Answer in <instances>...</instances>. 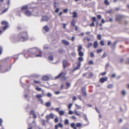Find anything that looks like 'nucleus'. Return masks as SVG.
<instances>
[{
  "instance_id": "2f4dec72",
  "label": "nucleus",
  "mask_w": 129,
  "mask_h": 129,
  "mask_svg": "<svg viewBox=\"0 0 129 129\" xmlns=\"http://www.w3.org/2000/svg\"><path fill=\"white\" fill-rule=\"evenodd\" d=\"M8 25H5V26H4L3 27V30L4 31L6 29H7V27H8Z\"/></svg>"
},
{
  "instance_id": "4c0bfd02",
  "label": "nucleus",
  "mask_w": 129,
  "mask_h": 129,
  "mask_svg": "<svg viewBox=\"0 0 129 129\" xmlns=\"http://www.w3.org/2000/svg\"><path fill=\"white\" fill-rule=\"evenodd\" d=\"M36 96L37 98H40L42 96V95L40 94H37L36 95Z\"/></svg>"
},
{
  "instance_id": "4be33fe9",
  "label": "nucleus",
  "mask_w": 129,
  "mask_h": 129,
  "mask_svg": "<svg viewBox=\"0 0 129 129\" xmlns=\"http://www.w3.org/2000/svg\"><path fill=\"white\" fill-rule=\"evenodd\" d=\"M75 20L73 19L72 20V21L71 22V24L73 26H74L75 25Z\"/></svg>"
},
{
  "instance_id": "f8f14e48",
  "label": "nucleus",
  "mask_w": 129,
  "mask_h": 129,
  "mask_svg": "<svg viewBox=\"0 0 129 129\" xmlns=\"http://www.w3.org/2000/svg\"><path fill=\"white\" fill-rule=\"evenodd\" d=\"M123 16L121 15H117L116 16V20L117 21L120 20L122 18Z\"/></svg>"
},
{
  "instance_id": "79ce46f5",
  "label": "nucleus",
  "mask_w": 129,
  "mask_h": 129,
  "mask_svg": "<svg viewBox=\"0 0 129 129\" xmlns=\"http://www.w3.org/2000/svg\"><path fill=\"white\" fill-rule=\"evenodd\" d=\"M93 63V62L92 60H90L88 62V64L89 65L92 64Z\"/></svg>"
},
{
  "instance_id": "f3484780",
  "label": "nucleus",
  "mask_w": 129,
  "mask_h": 129,
  "mask_svg": "<svg viewBox=\"0 0 129 129\" xmlns=\"http://www.w3.org/2000/svg\"><path fill=\"white\" fill-rule=\"evenodd\" d=\"M59 53L60 54H62L64 52V51L62 49H60L58 50Z\"/></svg>"
},
{
  "instance_id": "0eeeda50",
  "label": "nucleus",
  "mask_w": 129,
  "mask_h": 129,
  "mask_svg": "<svg viewBox=\"0 0 129 129\" xmlns=\"http://www.w3.org/2000/svg\"><path fill=\"white\" fill-rule=\"evenodd\" d=\"M62 43L63 44L66 46H68L70 44L69 42L66 40H62Z\"/></svg>"
},
{
  "instance_id": "680f3d73",
  "label": "nucleus",
  "mask_w": 129,
  "mask_h": 129,
  "mask_svg": "<svg viewBox=\"0 0 129 129\" xmlns=\"http://www.w3.org/2000/svg\"><path fill=\"white\" fill-rule=\"evenodd\" d=\"M49 48V47L47 45H45L44 46V49H47Z\"/></svg>"
},
{
  "instance_id": "7c9ffc66",
  "label": "nucleus",
  "mask_w": 129,
  "mask_h": 129,
  "mask_svg": "<svg viewBox=\"0 0 129 129\" xmlns=\"http://www.w3.org/2000/svg\"><path fill=\"white\" fill-rule=\"evenodd\" d=\"M74 114L76 115L77 116H80V114L76 110H75L74 111Z\"/></svg>"
},
{
  "instance_id": "473e14b6",
  "label": "nucleus",
  "mask_w": 129,
  "mask_h": 129,
  "mask_svg": "<svg viewBox=\"0 0 129 129\" xmlns=\"http://www.w3.org/2000/svg\"><path fill=\"white\" fill-rule=\"evenodd\" d=\"M66 85L67 87L68 88L70 86V84L68 82H67L66 83Z\"/></svg>"
},
{
  "instance_id": "1a4fd4ad",
  "label": "nucleus",
  "mask_w": 129,
  "mask_h": 129,
  "mask_svg": "<svg viewBox=\"0 0 129 129\" xmlns=\"http://www.w3.org/2000/svg\"><path fill=\"white\" fill-rule=\"evenodd\" d=\"M68 62L67 60H64L63 61V67L64 69L66 68L67 66Z\"/></svg>"
},
{
  "instance_id": "774afa93",
  "label": "nucleus",
  "mask_w": 129,
  "mask_h": 129,
  "mask_svg": "<svg viewBox=\"0 0 129 129\" xmlns=\"http://www.w3.org/2000/svg\"><path fill=\"white\" fill-rule=\"evenodd\" d=\"M8 10V8H6L5 9V10H4L2 12V13H4L5 12H7Z\"/></svg>"
},
{
  "instance_id": "c85d7f7f",
  "label": "nucleus",
  "mask_w": 129,
  "mask_h": 129,
  "mask_svg": "<svg viewBox=\"0 0 129 129\" xmlns=\"http://www.w3.org/2000/svg\"><path fill=\"white\" fill-rule=\"evenodd\" d=\"M17 29L18 30H20L22 29V27L20 26H18L17 27Z\"/></svg>"
},
{
  "instance_id": "f03ea898",
  "label": "nucleus",
  "mask_w": 129,
  "mask_h": 129,
  "mask_svg": "<svg viewBox=\"0 0 129 129\" xmlns=\"http://www.w3.org/2000/svg\"><path fill=\"white\" fill-rule=\"evenodd\" d=\"M78 59L79 62L77 63V66L74 69V70H78L80 69L81 65V63L80 62H82L83 60V58L82 57H79L78 58Z\"/></svg>"
},
{
  "instance_id": "a18cd8bd",
  "label": "nucleus",
  "mask_w": 129,
  "mask_h": 129,
  "mask_svg": "<svg viewBox=\"0 0 129 129\" xmlns=\"http://www.w3.org/2000/svg\"><path fill=\"white\" fill-rule=\"evenodd\" d=\"M36 90L38 91L41 90V89L39 87H37L36 88Z\"/></svg>"
},
{
  "instance_id": "052dcab7",
  "label": "nucleus",
  "mask_w": 129,
  "mask_h": 129,
  "mask_svg": "<svg viewBox=\"0 0 129 129\" xmlns=\"http://www.w3.org/2000/svg\"><path fill=\"white\" fill-rule=\"evenodd\" d=\"M107 56V55L105 52L102 56V58H104Z\"/></svg>"
},
{
  "instance_id": "49530a36",
  "label": "nucleus",
  "mask_w": 129,
  "mask_h": 129,
  "mask_svg": "<svg viewBox=\"0 0 129 129\" xmlns=\"http://www.w3.org/2000/svg\"><path fill=\"white\" fill-rule=\"evenodd\" d=\"M81 126V123H78L76 124V126L77 127H80Z\"/></svg>"
},
{
  "instance_id": "a19ab883",
  "label": "nucleus",
  "mask_w": 129,
  "mask_h": 129,
  "mask_svg": "<svg viewBox=\"0 0 129 129\" xmlns=\"http://www.w3.org/2000/svg\"><path fill=\"white\" fill-rule=\"evenodd\" d=\"M35 113L34 111L33 110H31L30 112V115H33Z\"/></svg>"
},
{
  "instance_id": "5701e85b",
  "label": "nucleus",
  "mask_w": 129,
  "mask_h": 129,
  "mask_svg": "<svg viewBox=\"0 0 129 129\" xmlns=\"http://www.w3.org/2000/svg\"><path fill=\"white\" fill-rule=\"evenodd\" d=\"M82 49V47L81 46H79L78 47V52L81 51Z\"/></svg>"
},
{
  "instance_id": "ddd939ff",
  "label": "nucleus",
  "mask_w": 129,
  "mask_h": 129,
  "mask_svg": "<svg viewBox=\"0 0 129 129\" xmlns=\"http://www.w3.org/2000/svg\"><path fill=\"white\" fill-rule=\"evenodd\" d=\"M49 79V77L47 76H44L42 78L43 80L45 81H47Z\"/></svg>"
},
{
  "instance_id": "37998d69",
  "label": "nucleus",
  "mask_w": 129,
  "mask_h": 129,
  "mask_svg": "<svg viewBox=\"0 0 129 129\" xmlns=\"http://www.w3.org/2000/svg\"><path fill=\"white\" fill-rule=\"evenodd\" d=\"M75 105L76 106V107L77 108V109H80L81 108V107L80 106L77 105V104H75Z\"/></svg>"
},
{
  "instance_id": "c03bdc74",
  "label": "nucleus",
  "mask_w": 129,
  "mask_h": 129,
  "mask_svg": "<svg viewBox=\"0 0 129 129\" xmlns=\"http://www.w3.org/2000/svg\"><path fill=\"white\" fill-rule=\"evenodd\" d=\"M101 45L102 46H104V41L103 40H102L100 41V42Z\"/></svg>"
},
{
  "instance_id": "5fc2aeb1",
  "label": "nucleus",
  "mask_w": 129,
  "mask_h": 129,
  "mask_svg": "<svg viewBox=\"0 0 129 129\" xmlns=\"http://www.w3.org/2000/svg\"><path fill=\"white\" fill-rule=\"evenodd\" d=\"M97 38L99 40H100L101 39V36L100 35H97Z\"/></svg>"
},
{
  "instance_id": "ea45409f",
  "label": "nucleus",
  "mask_w": 129,
  "mask_h": 129,
  "mask_svg": "<svg viewBox=\"0 0 129 129\" xmlns=\"http://www.w3.org/2000/svg\"><path fill=\"white\" fill-rule=\"evenodd\" d=\"M71 127L72 128L75 127V124L74 123H71L70 124Z\"/></svg>"
},
{
  "instance_id": "09e8293b",
  "label": "nucleus",
  "mask_w": 129,
  "mask_h": 129,
  "mask_svg": "<svg viewBox=\"0 0 129 129\" xmlns=\"http://www.w3.org/2000/svg\"><path fill=\"white\" fill-rule=\"evenodd\" d=\"M93 76V74L92 72H90L89 73V77H92Z\"/></svg>"
},
{
  "instance_id": "393cba45",
  "label": "nucleus",
  "mask_w": 129,
  "mask_h": 129,
  "mask_svg": "<svg viewBox=\"0 0 129 129\" xmlns=\"http://www.w3.org/2000/svg\"><path fill=\"white\" fill-rule=\"evenodd\" d=\"M34 83L35 84H39L40 85L41 84V82H40V81H36V80H34Z\"/></svg>"
},
{
  "instance_id": "39448f33",
  "label": "nucleus",
  "mask_w": 129,
  "mask_h": 129,
  "mask_svg": "<svg viewBox=\"0 0 129 129\" xmlns=\"http://www.w3.org/2000/svg\"><path fill=\"white\" fill-rule=\"evenodd\" d=\"M91 19L93 22L91 23L89 25L91 27H94L95 26L94 22L96 21V18L95 17H92Z\"/></svg>"
},
{
  "instance_id": "0e129e2a",
  "label": "nucleus",
  "mask_w": 129,
  "mask_h": 129,
  "mask_svg": "<svg viewBox=\"0 0 129 129\" xmlns=\"http://www.w3.org/2000/svg\"><path fill=\"white\" fill-rule=\"evenodd\" d=\"M59 11V9L58 8H57L55 10V13H57Z\"/></svg>"
},
{
  "instance_id": "a878e982",
  "label": "nucleus",
  "mask_w": 129,
  "mask_h": 129,
  "mask_svg": "<svg viewBox=\"0 0 129 129\" xmlns=\"http://www.w3.org/2000/svg\"><path fill=\"white\" fill-rule=\"evenodd\" d=\"M51 103L50 102H47L45 104L46 106L47 107H49L51 105Z\"/></svg>"
},
{
  "instance_id": "72a5a7b5",
  "label": "nucleus",
  "mask_w": 129,
  "mask_h": 129,
  "mask_svg": "<svg viewBox=\"0 0 129 129\" xmlns=\"http://www.w3.org/2000/svg\"><path fill=\"white\" fill-rule=\"evenodd\" d=\"M102 51V49H98L96 50V52L97 53H99L101 52Z\"/></svg>"
},
{
  "instance_id": "9d476101",
  "label": "nucleus",
  "mask_w": 129,
  "mask_h": 129,
  "mask_svg": "<svg viewBox=\"0 0 129 129\" xmlns=\"http://www.w3.org/2000/svg\"><path fill=\"white\" fill-rule=\"evenodd\" d=\"M117 43V41L114 42V43L111 44V46H110V47L114 50L115 49Z\"/></svg>"
},
{
  "instance_id": "bf43d9fd",
  "label": "nucleus",
  "mask_w": 129,
  "mask_h": 129,
  "mask_svg": "<svg viewBox=\"0 0 129 129\" xmlns=\"http://www.w3.org/2000/svg\"><path fill=\"white\" fill-rule=\"evenodd\" d=\"M47 96L48 97H50L52 96V94L50 93H48L47 94Z\"/></svg>"
},
{
  "instance_id": "7ed1b4c3",
  "label": "nucleus",
  "mask_w": 129,
  "mask_h": 129,
  "mask_svg": "<svg viewBox=\"0 0 129 129\" xmlns=\"http://www.w3.org/2000/svg\"><path fill=\"white\" fill-rule=\"evenodd\" d=\"M66 74V73L64 72H62L61 73H60L59 74L56 76L55 78L56 79H58L59 78H62L64 77Z\"/></svg>"
},
{
  "instance_id": "dca6fc26",
  "label": "nucleus",
  "mask_w": 129,
  "mask_h": 129,
  "mask_svg": "<svg viewBox=\"0 0 129 129\" xmlns=\"http://www.w3.org/2000/svg\"><path fill=\"white\" fill-rule=\"evenodd\" d=\"M1 24L2 25H8V22L5 21H3L1 22Z\"/></svg>"
},
{
  "instance_id": "58836bf2",
  "label": "nucleus",
  "mask_w": 129,
  "mask_h": 129,
  "mask_svg": "<svg viewBox=\"0 0 129 129\" xmlns=\"http://www.w3.org/2000/svg\"><path fill=\"white\" fill-rule=\"evenodd\" d=\"M58 126L61 128H62L63 127L62 124L60 123H59L58 124Z\"/></svg>"
},
{
  "instance_id": "69168bd1",
  "label": "nucleus",
  "mask_w": 129,
  "mask_h": 129,
  "mask_svg": "<svg viewBox=\"0 0 129 129\" xmlns=\"http://www.w3.org/2000/svg\"><path fill=\"white\" fill-rule=\"evenodd\" d=\"M68 9H64L63 10V11L64 12L66 13L68 12Z\"/></svg>"
},
{
  "instance_id": "864d4df0",
  "label": "nucleus",
  "mask_w": 129,
  "mask_h": 129,
  "mask_svg": "<svg viewBox=\"0 0 129 129\" xmlns=\"http://www.w3.org/2000/svg\"><path fill=\"white\" fill-rule=\"evenodd\" d=\"M90 55L91 57H94V53L92 52H91L90 53Z\"/></svg>"
},
{
  "instance_id": "20e7f679",
  "label": "nucleus",
  "mask_w": 129,
  "mask_h": 129,
  "mask_svg": "<svg viewBox=\"0 0 129 129\" xmlns=\"http://www.w3.org/2000/svg\"><path fill=\"white\" fill-rule=\"evenodd\" d=\"M81 90L83 96H87V94L85 90V88L84 87H82L81 88Z\"/></svg>"
},
{
  "instance_id": "c756f323",
  "label": "nucleus",
  "mask_w": 129,
  "mask_h": 129,
  "mask_svg": "<svg viewBox=\"0 0 129 129\" xmlns=\"http://www.w3.org/2000/svg\"><path fill=\"white\" fill-rule=\"evenodd\" d=\"M72 105V103H70L69 104L68 106V109H70Z\"/></svg>"
},
{
  "instance_id": "e2e57ef3",
  "label": "nucleus",
  "mask_w": 129,
  "mask_h": 129,
  "mask_svg": "<svg viewBox=\"0 0 129 129\" xmlns=\"http://www.w3.org/2000/svg\"><path fill=\"white\" fill-rule=\"evenodd\" d=\"M77 98L75 96H74L72 98L73 100V101H76Z\"/></svg>"
},
{
  "instance_id": "9b49d317",
  "label": "nucleus",
  "mask_w": 129,
  "mask_h": 129,
  "mask_svg": "<svg viewBox=\"0 0 129 129\" xmlns=\"http://www.w3.org/2000/svg\"><path fill=\"white\" fill-rule=\"evenodd\" d=\"M24 14L25 15L28 16H30L31 15V12L28 10H26L24 12Z\"/></svg>"
},
{
  "instance_id": "4d7b16f0",
  "label": "nucleus",
  "mask_w": 129,
  "mask_h": 129,
  "mask_svg": "<svg viewBox=\"0 0 129 129\" xmlns=\"http://www.w3.org/2000/svg\"><path fill=\"white\" fill-rule=\"evenodd\" d=\"M97 18L99 19L100 20L101 18V16L100 15H97Z\"/></svg>"
},
{
  "instance_id": "338daca9",
  "label": "nucleus",
  "mask_w": 129,
  "mask_h": 129,
  "mask_svg": "<svg viewBox=\"0 0 129 129\" xmlns=\"http://www.w3.org/2000/svg\"><path fill=\"white\" fill-rule=\"evenodd\" d=\"M73 112L71 110H70L69 111L68 114H69L71 115L73 113Z\"/></svg>"
},
{
  "instance_id": "a211bd4d",
  "label": "nucleus",
  "mask_w": 129,
  "mask_h": 129,
  "mask_svg": "<svg viewBox=\"0 0 129 129\" xmlns=\"http://www.w3.org/2000/svg\"><path fill=\"white\" fill-rule=\"evenodd\" d=\"M28 6L27 5H24L22 6L21 8L22 10H25L27 9L28 8Z\"/></svg>"
},
{
  "instance_id": "2eb2a0df",
  "label": "nucleus",
  "mask_w": 129,
  "mask_h": 129,
  "mask_svg": "<svg viewBox=\"0 0 129 129\" xmlns=\"http://www.w3.org/2000/svg\"><path fill=\"white\" fill-rule=\"evenodd\" d=\"M44 30L46 32H48L49 30V28L47 25H46L44 27Z\"/></svg>"
},
{
  "instance_id": "6ab92c4d",
  "label": "nucleus",
  "mask_w": 129,
  "mask_h": 129,
  "mask_svg": "<svg viewBox=\"0 0 129 129\" xmlns=\"http://www.w3.org/2000/svg\"><path fill=\"white\" fill-rule=\"evenodd\" d=\"M73 15L72 17L73 18L76 17H77V13L76 12H74L72 13Z\"/></svg>"
},
{
  "instance_id": "f257e3e1",
  "label": "nucleus",
  "mask_w": 129,
  "mask_h": 129,
  "mask_svg": "<svg viewBox=\"0 0 129 129\" xmlns=\"http://www.w3.org/2000/svg\"><path fill=\"white\" fill-rule=\"evenodd\" d=\"M18 38L22 40L23 41H25L29 39V36L26 31L20 32L18 35Z\"/></svg>"
},
{
  "instance_id": "8fccbe9b",
  "label": "nucleus",
  "mask_w": 129,
  "mask_h": 129,
  "mask_svg": "<svg viewBox=\"0 0 129 129\" xmlns=\"http://www.w3.org/2000/svg\"><path fill=\"white\" fill-rule=\"evenodd\" d=\"M49 59L51 60L52 61L53 60V57L52 56H50L49 57Z\"/></svg>"
},
{
  "instance_id": "aec40b11",
  "label": "nucleus",
  "mask_w": 129,
  "mask_h": 129,
  "mask_svg": "<svg viewBox=\"0 0 129 129\" xmlns=\"http://www.w3.org/2000/svg\"><path fill=\"white\" fill-rule=\"evenodd\" d=\"M78 55L80 57H82L84 55L83 53L81 51L78 52Z\"/></svg>"
},
{
  "instance_id": "e433bc0d",
  "label": "nucleus",
  "mask_w": 129,
  "mask_h": 129,
  "mask_svg": "<svg viewBox=\"0 0 129 129\" xmlns=\"http://www.w3.org/2000/svg\"><path fill=\"white\" fill-rule=\"evenodd\" d=\"M113 87V85L112 84H110L107 86V88H111Z\"/></svg>"
},
{
  "instance_id": "3c124183",
  "label": "nucleus",
  "mask_w": 129,
  "mask_h": 129,
  "mask_svg": "<svg viewBox=\"0 0 129 129\" xmlns=\"http://www.w3.org/2000/svg\"><path fill=\"white\" fill-rule=\"evenodd\" d=\"M46 119L49 120L50 119V116L49 115H47L46 116Z\"/></svg>"
},
{
  "instance_id": "603ef678",
  "label": "nucleus",
  "mask_w": 129,
  "mask_h": 129,
  "mask_svg": "<svg viewBox=\"0 0 129 129\" xmlns=\"http://www.w3.org/2000/svg\"><path fill=\"white\" fill-rule=\"evenodd\" d=\"M59 110L60 108H56L55 109V111L57 112H59L60 111Z\"/></svg>"
},
{
  "instance_id": "423d86ee",
  "label": "nucleus",
  "mask_w": 129,
  "mask_h": 129,
  "mask_svg": "<svg viewBox=\"0 0 129 129\" xmlns=\"http://www.w3.org/2000/svg\"><path fill=\"white\" fill-rule=\"evenodd\" d=\"M108 80V77H103L101 78L99 80L100 82L102 83H103L105 81H106Z\"/></svg>"
},
{
  "instance_id": "412c9836",
  "label": "nucleus",
  "mask_w": 129,
  "mask_h": 129,
  "mask_svg": "<svg viewBox=\"0 0 129 129\" xmlns=\"http://www.w3.org/2000/svg\"><path fill=\"white\" fill-rule=\"evenodd\" d=\"M59 113V114L60 115H63L64 114V112L62 110L60 111Z\"/></svg>"
},
{
  "instance_id": "6e6552de",
  "label": "nucleus",
  "mask_w": 129,
  "mask_h": 129,
  "mask_svg": "<svg viewBox=\"0 0 129 129\" xmlns=\"http://www.w3.org/2000/svg\"><path fill=\"white\" fill-rule=\"evenodd\" d=\"M49 19L48 17L47 16H44L42 18L41 21L42 22L44 21H47Z\"/></svg>"
},
{
  "instance_id": "bb28decb",
  "label": "nucleus",
  "mask_w": 129,
  "mask_h": 129,
  "mask_svg": "<svg viewBox=\"0 0 129 129\" xmlns=\"http://www.w3.org/2000/svg\"><path fill=\"white\" fill-rule=\"evenodd\" d=\"M105 4L107 5H108L109 4V3L108 0H105L104 1Z\"/></svg>"
},
{
  "instance_id": "b1692460",
  "label": "nucleus",
  "mask_w": 129,
  "mask_h": 129,
  "mask_svg": "<svg viewBox=\"0 0 129 129\" xmlns=\"http://www.w3.org/2000/svg\"><path fill=\"white\" fill-rule=\"evenodd\" d=\"M49 115L50 116V118L52 119H53L54 118V115L53 113H51L49 114Z\"/></svg>"
},
{
  "instance_id": "cd10ccee",
  "label": "nucleus",
  "mask_w": 129,
  "mask_h": 129,
  "mask_svg": "<svg viewBox=\"0 0 129 129\" xmlns=\"http://www.w3.org/2000/svg\"><path fill=\"white\" fill-rule=\"evenodd\" d=\"M64 123L65 125L68 124L69 123V120L68 119H66L65 120Z\"/></svg>"
},
{
  "instance_id": "c9c22d12",
  "label": "nucleus",
  "mask_w": 129,
  "mask_h": 129,
  "mask_svg": "<svg viewBox=\"0 0 129 129\" xmlns=\"http://www.w3.org/2000/svg\"><path fill=\"white\" fill-rule=\"evenodd\" d=\"M92 44L91 43H89L87 44V47L88 48H89L90 47L92 46Z\"/></svg>"
},
{
  "instance_id": "4468645a",
  "label": "nucleus",
  "mask_w": 129,
  "mask_h": 129,
  "mask_svg": "<svg viewBox=\"0 0 129 129\" xmlns=\"http://www.w3.org/2000/svg\"><path fill=\"white\" fill-rule=\"evenodd\" d=\"M98 46V43L97 41H95L94 42L93 44V47L94 48H96Z\"/></svg>"
},
{
  "instance_id": "13d9d810",
  "label": "nucleus",
  "mask_w": 129,
  "mask_h": 129,
  "mask_svg": "<svg viewBox=\"0 0 129 129\" xmlns=\"http://www.w3.org/2000/svg\"><path fill=\"white\" fill-rule=\"evenodd\" d=\"M3 50V48L2 46H0V55H1L2 53Z\"/></svg>"
},
{
  "instance_id": "de8ad7c7",
  "label": "nucleus",
  "mask_w": 129,
  "mask_h": 129,
  "mask_svg": "<svg viewBox=\"0 0 129 129\" xmlns=\"http://www.w3.org/2000/svg\"><path fill=\"white\" fill-rule=\"evenodd\" d=\"M57 4V5L59 4L58 3H57L56 2H55L54 3V7L55 8H56L57 7V5H56V4Z\"/></svg>"
},
{
  "instance_id": "f704fd0d",
  "label": "nucleus",
  "mask_w": 129,
  "mask_h": 129,
  "mask_svg": "<svg viewBox=\"0 0 129 129\" xmlns=\"http://www.w3.org/2000/svg\"><path fill=\"white\" fill-rule=\"evenodd\" d=\"M54 121L55 123H56L58 122V119L57 117H56L55 118Z\"/></svg>"
},
{
  "instance_id": "6e6d98bb",
  "label": "nucleus",
  "mask_w": 129,
  "mask_h": 129,
  "mask_svg": "<svg viewBox=\"0 0 129 129\" xmlns=\"http://www.w3.org/2000/svg\"><path fill=\"white\" fill-rule=\"evenodd\" d=\"M106 72H103L101 73L100 74V75L102 76H104L106 74Z\"/></svg>"
}]
</instances>
